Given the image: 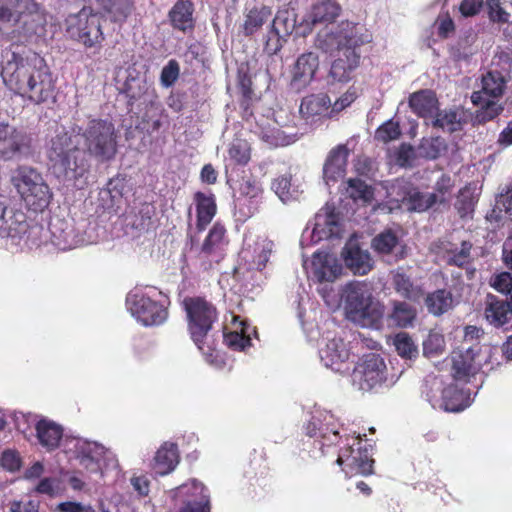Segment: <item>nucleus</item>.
Returning <instances> with one entry per match:
<instances>
[{
    "label": "nucleus",
    "instance_id": "obj_42",
    "mask_svg": "<svg viewBox=\"0 0 512 512\" xmlns=\"http://www.w3.org/2000/svg\"><path fill=\"white\" fill-rule=\"evenodd\" d=\"M505 82L500 73L488 72L482 77V96H490L493 98L499 97L503 94Z\"/></svg>",
    "mask_w": 512,
    "mask_h": 512
},
{
    "label": "nucleus",
    "instance_id": "obj_63",
    "mask_svg": "<svg viewBox=\"0 0 512 512\" xmlns=\"http://www.w3.org/2000/svg\"><path fill=\"white\" fill-rule=\"evenodd\" d=\"M58 481L53 478L42 479L35 490L41 494H47L49 496H55L58 493Z\"/></svg>",
    "mask_w": 512,
    "mask_h": 512
},
{
    "label": "nucleus",
    "instance_id": "obj_34",
    "mask_svg": "<svg viewBox=\"0 0 512 512\" xmlns=\"http://www.w3.org/2000/svg\"><path fill=\"white\" fill-rule=\"evenodd\" d=\"M106 452L105 447L98 443H88L81 447L78 453L80 464L88 470L97 471L99 469V459Z\"/></svg>",
    "mask_w": 512,
    "mask_h": 512
},
{
    "label": "nucleus",
    "instance_id": "obj_1",
    "mask_svg": "<svg viewBox=\"0 0 512 512\" xmlns=\"http://www.w3.org/2000/svg\"><path fill=\"white\" fill-rule=\"evenodd\" d=\"M117 152L118 134L114 123L89 118L85 126L72 127V133L62 131L52 137L47 155L55 176L81 189L90 169L87 155L103 163L113 160Z\"/></svg>",
    "mask_w": 512,
    "mask_h": 512
},
{
    "label": "nucleus",
    "instance_id": "obj_52",
    "mask_svg": "<svg viewBox=\"0 0 512 512\" xmlns=\"http://www.w3.org/2000/svg\"><path fill=\"white\" fill-rule=\"evenodd\" d=\"M444 347V337L436 332L430 333L427 339L423 342V352L424 355L428 357L441 354L444 351Z\"/></svg>",
    "mask_w": 512,
    "mask_h": 512
},
{
    "label": "nucleus",
    "instance_id": "obj_19",
    "mask_svg": "<svg viewBox=\"0 0 512 512\" xmlns=\"http://www.w3.org/2000/svg\"><path fill=\"white\" fill-rule=\"evenodd\" d=\"M98 13L112 23L122 24L135 10L134 0H95Z\"/></svg>",
    "mask_w": 512,
    "mask_h": 512
},
{
    "label": "nucleus",
    "instance_id": "obj_58",
    "mask_svg": "<svg viewBox=\"0 0 512 512\" xmlns=\"http://www.w3.org/2000/svg\"><path fill=\"white\" fill-rule=\"evenodd\" d=\"M483 0H462L459 5V11L463 17H474L484 8Z\"/></svg>",
    "mask_w": 512,
    "mask_h": 512
},
{
    "label": "nucleus",
    "instance_id": "obj_21",
    "mask_svg": "<svg viewBox=\"0 0 512 512\" xmlns=\"http://www.w3.org/2000/svg\"><path fill=\"white\" fill-rule=\"evenodd\" d=\"M341 223L340 214L333 204L327 203L315 216L314 232L323 234L326 238L338 236Z\"/></svg>",
    "mask_w": 512,
    "mask_h": 512
},
{
    "label": "nucleus",
    "instance_id": "obj_23",
    "mask_svg": "<svg viewBox=\"0 0 512 512\" xmlns=\"http://www.w3.org/2000/svg\"><path fill=\"white\" fill-rule=\"evenodd\" d=\"M182 305L188 320H215L218 315L216 307L205 297H185Z\"/></svg>",
    "mask_w": 512,
    "mask_h": 512
},
{
    "label": "nucleus",
    "instance_id": "obj_31",
    "mask_svg": "<svg viewBox=\"0 0 512 512\" xmlns=\"http://www.w3.org/2000/svg\"><path fill=\"white\" fill-rule=\"evenodd\" d=\"M320 356L325 366L332 367L339 362L347 360L349 351L341 338H333L321 350Z\"/></svg>",
    "mask_w": 512,
    "mask_h": 512
},
{
    "label": "nucleus",
    "instance_id": "obj_12",
    "mask_svg": "<svg viewBox=\"0 0 512 512\" xmlns=\"http://www.w3.org/2000/svg\"><path fill=\"white\" fill-rule=\"evenodd\" d=\"M299 113L306 123L314 124L322 119L331 118V99L325 93L311 94L301 101Z\"/></svg>",
    "mask_w": 512,
    "mask_h": 512
},
{
    "label": "nucleus",
    "instance_id": "obj_22",
    "mask_svg": "<svg viewBox=\"0 0 512 512\" xmlns=\"http://www.w3.org/2000/svg\"><path fill=\"white\" fill-rule=\"evenodd\" d=\"M342 256L346 266L355 275H366L373 268V261L369 252L362 250L358 245L345 246Z\"/></svg>",
    "mask_w": 512,
    "mask_h": 512
},
{
    "label": "nucleus",
    "instance_id": "obj_45",
    "mask_svg": "<svg viewBox=\"0 0 512 512\" xmlns=\"http://www.w3.org/2000/svg\"><path fill=\"white\" fill-rule=\"evenodd\" d=\"M294 28V23L289 19L288 10H279L272 20L271 32L277 39L289 35Z\"/></svg>",
    "mask_w": 512,
    "mask_h": 512
},
{
    "label": "nucleus",
    "instance_id": "obj_64",
    "mask_svg": "<svg viewBox=\"0 0 512 512\" xmlns=\"http://www.w3.org/2000/svg\"><path fill=\"white\" fill-rule=\"evenodd\" d=\"M451 187L452 186L450 184V178L449 177L442 176L436 182L435 190L439 193L437 203H440V204H446L447 203L446 195L450 192Z\"/></svg>",
    "mask_w": 512,
    "mask_h": 512
},
{
    "label": "nucleus",
    "instance_id": "obj_38",
    "mask_svg": "<svg viewBox=\"0 0 512 512\" xmlns=\"http://www.w3.org/2000/svg\"><path fill=\"white\" fill-rule=\"evenodd\" d=\"M462 120L455 110L439 111L436 114L433 126L443 129L449 133L460 131L462 129Z\"/></svg>",
    "mask_w": 512,
    "mask_h": 512
},
{
    "label": "nucleus",
    "instance_id": "obj_13",
    "mask_svg": "<svg viewBox=\"0 0 512 512\" xmlns=\"http://www.w3.org/2000/svg\"><path fill=\"white\" fill-rule=\"evenodd\" d=\"M479 351L469 346L452 352V375L456 380L468 381L480 370V364L476 361Z\"/></svg>",
    "mask_w": 512,
    "mask_h": 512
},
{
    "label": "nucleus",
    "instance_id": "obj_27",
    "mask_svg": "<svg viewBox=\"0 0 512 512\" xmlns=\"http://www.w3.org/2000/svg\"><path fill=\"white\" fill-rule=\"evenodd\" d=\"M341 12L342 7L336 0H320L312 6L310 19L312 24H330Z\"/></svg>",
    "mask_w": 512,
    "mask_h": 512
},
{
    "label": "nucleus",
    "instance_id": "obj_5",
    "mask_svg": "<svg viewBox=\"0 0 512 512\" xmlns=\"http://www.w3.org/2000/svg\"><path fill=\"white\" fill-rule=\"evenodd\" d=\"M12 183L30 210L42 212L49 206L53 194L36 169L19 166L12 177Z\"/></svg>",
    "mask_w": 512,
    "mask_h": 512
},
{
    "label": "nucleus",
    "instance_id": "obj_9",
    "mask_svg": "<svg viewBox=\"0 0 512 512\" xmlns=\"http://www.w3.org/2000/svg\"><path fill=\"white\" fill-rule=\"evenodd\" d=\"M127 309L137 320H167L170 299L161 296L154 300L144 294L130 293L126 298Z\"/></svg>",
    "mask_w": 512,
    "mask_h": 512
},
{
    "label": "nucleus",
    "instance_id": "obj_37",
    "mask_svg": "<svg viewBox=\"0 0 512 512\" xmlns=\"http://www.w3.org/2000/svg\"><path fill=\"white\" fill-rule=\"evenodd\" d=\"M393 285L397 293L409 300H417L422 291L415 286L408 275L397 271L393 276Z\"/></svg>",
    "mask_w": 512,
    "mask_h": 512
},
{
    "label": "nucleus",
    "instance_id": "obj_36",
    "mask_svg": "<svg viewBox=\"0 0 512 512\" xmlns=\"http://www.w3.org/2000/svg\"><path fill=\"white\" fill-rule=\"evenodd\" d=\"M509 302L499 299L493 294H488L485 300L484 314L486 320H506L510 312Z\"/></svg>",
    "mask_w": 512,
    "mask_h": 512
},
{
    "label": "nucleus",
    "instance_id": "obj_14",
    "mask_svg": "<svg viewBox=\"0 0 512 512\" xmlns=\"http://www.w3.org/2000/svg\"><path fill=\"white\" fill-rule=\"evenodd\" d=\"M319 67L318 55L314 52L301 54L292 69L291 87L297 92L306 88Z\"/></svg>",
    "mask_w": 512,
    "mask_h": 512
},
{
    "label": "nucleus",
    "instance_id": "obj_2",
    "mask_svg": "<svg viewBox=\"0 0 512 512\" xmlns=\"http://www.w3.org/2000/svg\"><path fill=\"white\" fill-rule=\"evenodd\" d=\"M2 77L11 91L36 105L55 101L56 80L44 58L36 54L23 58L12 52Z\"/></svg>",
    "mask_w": 512,
    "mask_h": 512
},
{
    "label": "nucleus",
    "instance_id": "obj_55",
    "mask_svg": "<svg viewBox=\"0 0 512 512\" xmlns=\"http://www.w3.org/2000/svg\"><path fill=\"white\" fill-rule=\"evenodd\" d=\"M420 149L424 157L434 160L437 159L444 149V141L440 137L431 138L421 143Z\"/></svg>",
    "mask_w": 512,
    "mask_h": 512
},
{
    "label": "nucleus",
    "instance_id": "obj_17",
    "mask_svg": "<svg viewBox=\"0 0 512 512\" xmlns=\"http://www.w3.org/2000/svg\"><path fill=\"white\" fill-rule=\"evenodd\" d=\"M349 154L346 144H339L330 150L323 166V175L327 183L336 182L344 177Z\"/></svg>",
    "mask_w": 512,
    "mask_h": 512
},
{
    "label": "nucleus",
    "instance_id": "obj_40",
    "mask_svg": "<svg viewBox=\"0 0 512 512\" xmlns=\"http://www.w3.org/2000/svg\"><path fill=\"white\" fill-rule=\"evenodd\" d=\"M484 10L492 24L504 25L511 22V14L504 8L501 0H486Z\"/></svg>",
    "mask_w": 512,
    "mask_h": 512
},
{
    "label": "nucleus",
    "instance_id": "obj_33",
    "mask_svg": "<svg viewBox=\"0 0 512 512\" xmlns=\"http://www.w3.org/2000/svg\"><path fill=\"white\" fill-rule=\"evenodd\" d=\"M344 185L343 194L354 202L359 200L369 202L373 197L371 187L359 178H349Z\"/></svg>",
    "mask_w": 512,
    "mask_h": 512
},
{
    "label": "nucleus",
    "instance_id": "obj_6",
    "mask_svg": "<svg viewBox=\"0 0 512 512\" xmlns=\"http://www.w3.org/2000/svg\"><path fill=\"white\" fill-rule=\"evenodd\" d=\"M66 32L85 48H100L104 41L101 16L90 6L66 18Z\"/></svg>",
    "mask_w": 512,
    "mask_h": 512
},
{
    "label": "nucleus",
    "instance_id": "obj_46",
    "mask_svg": "<svg viewBox=\"0 0 512 512\" xmlns=\"http://www.w3.org/2000/svg\"><path fill=\"white\" fill-rule=\"evenodd\" d=\"M121 93L128 98V105H133L145 93V83L135 77H127L125 80Z\"/></svg>",
    "mask_w": 512,
    "mask_h": 512
},
{
    "label": "nucleus",
    "instance_id": "obj_39",
    "mask_svg": "<svg viewBox=\"0 0 512 512\" xmlns=\"http://www.w3.org/2000/svg\"><path fill=\"white\" fill-rule=\"evenodd\" d=\"M399 237L392 229H386L377 234L373 239L371 246L379 254H390L398 245Z\"/></svg>",
    "mask_w": 512,
    "mask_h": 512
},
{
    "label": "nucleus",
    "instance_id": "obj_26",
    "mask_svg": "<svg viewBox=\"0 0 512 512\" xmlns=\"http://www.w3.org/2000/svg\"><path fill=\"white\" fill-rule=\"evenodd\" d=\"M179 463L177 446L173 443H164L156 452L153 469L159 475L172 472Z\"/></svg>",
    "mask_w": 512,
    "mask_h": 512
},
{
    "label": "nucleus",
    "instance_id": "obj_25",
    "mask_svg": "<svg viewBox=\"0 0 512 512\" xmlns=\"http://www.w3.org/2000/svg\"><path fill=\"white\" fill-rule=\"evenodd\" d=\"M438 201L436 193H423L417 188L408 186L405 187L404 196L401 200L402 205L408 211L424 212L434 206Z\"/></svg>",
    "mask_w": 512,
    "mask_h": 512
},
{
    "label": "nucleus",
    "instance_id": "obj_53",
    "mask_svg": "<svg viewBox=\"0 0 512 512\" xmlns=\"http://www.w3.org/2000/svg\"><path fill=\"white\" fill-rule=\"evenodd\" d=\"M180 74V67L179 63L172 59L170 60L167 65H165L161 71L160 75V81L161 84L168 88L174 85V83L177 81Z\"/></svg>",
    "mask_w": 512,
    "mask_h": 512
},
{
    "label": "nucleus",
    "instance_id": "obj_11",
    "mask_svg": "<svg viewBox=\"0 0 512 512\" xmlns=\"http://www.w3.org/2000/svg\"><path fill=\"white\" fill-rule=\"evenodd\" d=\"M27 215L0 197V237L21 239L29 230Z\"/></svg>",
    "mask_w": 512,
    "mask_h": 512
},
{
    "label": "nucleus",
    "instance_id": "obj_4",
    "mask_svg": "<svg viewBox=\"0 0 512 512\" xmlns=\"http://www.w3.org/2000/svg\"><path fill=\"white\" fill-rule=\"evenodd\" d=\"M46 12L36 0H0V34L14 28L25 38L45 31Z\"/></svg>",
    "mask_w": 512,
    "mask_h": 512
},
{
    "label": "nucleus",
    "instance_id": "obj_62",
    "mask_svg": "<svg viewBox=\"0 0 512 512\" xmlns=\"http://www.w3.org/2000/svg\"><path fill=\"white\" fill-rule=\"evenodd\" d=\"M356 99V94L354 92L347 91L343 95H341L333 104L331 103L332 115L337 114L344 110L346 107L350 106Z\"/></svg>",
    "mask_w": 512,
    "mask_h": 512
},
{
    "label": "nucleus",
    "instance_id": "obj_59",
    "mask_svg": "<svg viewBox=\"0 0 512 512\" xmlns=\"http://www.w3.org/2000/svg\"><path fill=\"white\" fill-rule=\"evenodd\" d=\"M211 322H189V330L194 342L200 347L202 339L211 329Z\"/></svg>",
    "mask_w": 512,
    "mask_h": 512
},
{
    "label": "nucleus",
    "instance_id": "obj_29",
    "mask_svg": "<svg viewBox=\"0 0 512 512\" xmlns=\"http://www.w3.org/2000/svg\"><path fill=\"white\" fill-rule=\"evenodd\" d=\"M453 302L452 293L446 289H438L429 293L425 298V305L428 311L436 317L452 309Z\"/></svg>",
    "mask_w": 512,
    "mask_h": 512
},
{
    "label": "nucleus",
    "instance_id": "obj_43",
    "mask_svg": "<svg viewBox=\"0 0 512 512\" xmlns=\"http://www.w3.org/2000/svg\"><path fill=\"white\" fill-rule=\"evenodd\" d=\"M261 140L269 147H285L295 142L293 135L286 134L280 128H271L263 130L260 136Z\"/></svg>",
    "mask_w": 512,
    "mask_h": 512
},
{
    "label": "nucleus",
    "instance_id": "obj_3",
    "mask_svg": "<svg viewBox=\"0 0 512 512\" xmlns=\"http://www.w3.org/2000/svg\"><path fill=\"white\" fill-rule=\"evenodd\" d=\"M361 30L357 23L342 21L335 31L318 33L316 47L335 56L329 71L334 81L347 83L353 79L361 58L357 49L372 41V35Z\"/></svg>",
    "mask_w": 512,
    "mask_h": 512
},
{
    "label": "nucleus",
    "instance_id": "obj_10",
    "mask_svg": "<svg viewBox=\"0 0 512 512\" xmlns=\"http://www.w3.org/2000/svg\"><path fill=\"white\" fill-rule=\"evenodd\" d=\"M385 369L386 365L383 358L378 354L370 353L353 371V385L359 390L370 391L385 380Z\"/></svg>",
    "mask_w": 512,
    "mask_h": 512
},
{
    "label": "nucleus",
    "instance_id": "obj_35",
    "mask_svg": "<svg viewBox=\"0 0 512 512\" xmlns=\"http://www.w3.org/2000/svg\"><path fill=\"white\" fill-rule=\"evenodd\" d=\"M469 405V397L455 386L443 390V408L449 412H459Z\"/></svg>",
    "mask_w": 512,
    "mask_h": 512
},
{
    "label": "nucleus",
    "instance_id": "obj_24",
    "mask_svg": "<svg viewBox=\"0 0 512 512\" xmlns=\"http://www.w3.org/2000/svg\"><path fill=\"white\" fill-rule=\"evenodd\" d=\"M409 106L419 117H432L435 111L438 110V99L431 90H419L410 95Z\"/></svg>",
    "mask_w": 512,
    "mask_h": 512
},
{
    "label": "nucleus",
    "instance_id": "obj_47",
    "mask_svg": "<svg viewBox=\"0 0 512 512\" xmlns=\"http://www.w3.org/2000/svg\"><path fill=\"white\" fill-rule=\"evenodd\" d=\"M400 136L401 129L399 123L394 122L393 120H388L376 129L374 138L375 140L386 144L398 139Z\"/></svg>",
    "mask_w": 512,
    "mask_h": 512
},
{
    "label": "nucleus",
    "instance_id": "obj_15",
    "mask_svg": "<svg viewBox=\"0 0 512 512\" xmlns=\"http://www.w3.org/2000/svg\"><path fill=\"white\" fill-rule=\"evenodd\" d=\"M226 233L225 226L216 221L200 247V257L215 259L216 262H219L223 258V250L229 242Z\"/></svg>",
    "mask_w": 512,
    "mask_h": 512
},
{
    "label": "nucleus",
    "instance_id": "obj_50",
    "mask_svg": "<svg viewBox=\"0 0 512 512\" xmlns=\"http://www.w3.org/2000/svg\"><path fill=\"white\" fill-rule=\"evenodd\" d=\"M394 345L398 354L403 358L412 359L418 353L412 339L405 333H399L395 337Z\"/></svg>",
    "mask_w": 512,
    "mask_h": 512
},
{
    "label": "nucleus",
    "instance_id": "obj_54",
    "mask_svg": "<svg viewBox=\"0 0 512 512\" xmlns=\"http://www.w3.org/2000/svg\"><path fill=\"white\" fill-rule=\"evenodd\" d=\"M490 285L496 291L508 295L512 291V274L504 271L491 277Z\"/></svg>",
    "mask_w": 512,
    "mask_h": 512
},
{
    "label": "nucleus",
    "instance_id": "obj_48",
    "mask_svg": "<svg viewBox=\"0 0 512 512\" xmlns=\"http://www.w3.org/2000/svg\"><path fill=\"white\" fill-rule=\"evenodd\" d=\"M237 82L243 97L240 105L244 108L245 111H247L253 95L252 79L249 75V72L247 70L239 69L237 74Z\"/></svg>",
    "mask_w": 512,
    "mask_h": 512
},
{
    "label": "nucleus",
    "instance_id": "obj_51",
    "mask_svg": "<svg viewBox=\"0 0 512 512\" xmlns=\"http://www.w3.org/2000/svg\"><path fill=\"white\" fill-rule=\"evenodd\" d=\"M417 316L416 308L402 301H393V309L388 316L389 320H415Z\"/></svg>",
    "mask_w": 512,
    "mask_h": 512
},
{
    "label": "nucleus",
    "instance_id": "obj_49",
    "mask_svg": "<svg viewBox=\"0 0 512 512\" xmlns=\"http://www.w3.org/2000/svg\"><path fill=\"white\" fill-rule=\"evenodd\" d=\"M471 249L472 244L469 241H463L460 250L451 251L447 263L460 268L468 266L472 262Z\"/></svg>",
    "mask_w": 512,
    "mask_h": 512
},
{
    "label": "nucleus",
    "instance_id": "obj_61",
    "mask_svg": "<svg viewBox=\"0 0 512 512\" xmlns=\"http://www.w3.org/2000/svg\"><path fill=\"white\" fill-rule=\"evenodd\" d=\"M483 335L484 331L481 327L468 325L464 328L463 341L467 344H471V346H474L476 349H480L477 345H474V342L478 344Z\"/></svg>",
    "mask_w": 512,
    "mask_h": 512
},
{
    "label": "nucleus",
    "instance_id": "obj_41",
    "mask_svg": "<svg viewBox=\"0 0 512 512\" xmlns=\"http://www.w3.org/2000/svg\"><path fill=\"white\" fill-rule=\"evenodd\" d=\"M229 157L235 164L245 166L251 159V147L247 140L236 138L228 149Z\"/></svg>",
    "mask_w": 512,
    "mask_h": 512
},
{
    "label": "nucleus",
    "instance_id": "obj_56",
    "mask_svg": "<svg viewBox=\"0 0 512 512\" xmlns=\"http://www.w3.org/2000/svg\"><path fill=\"white\" fill-rule=\"evenodd\" d=\"M476 204L475 198L470 194V190L465 188L460 190L458 199L456 202V209L461 217L473 212Z\"/></svg>",
    "mask_w": 512,
    "mask_h": 512
},
{
    "label": "nucleus",
    "instance_id": "obj_44",
    "mask_svg": "<svg viewBox=\"0 0 512 512\" xmlns=\"http://www.w3.org/2000/svg\"><path fill=\"white\" fill-rule=\"evenodd\" d=\"M239 326L234 331L223 328L225 343L233 349H244L250 343V338L245 335L247 322H238Z\"/></svg>",
    "mask_w": 512,
    "mask_h": 512
},
{
    "label": "nucleus",
    "instance_id": "obj_20",
    "mask_svg": "<svg viewBox=\"0 0 512 512\" xmlns=\"http://www.w3.org/2000/svg\"><path fill=\"white\" fill-rule=\"evenodd\" d=\"M193 200L196 207V229L198 232H203L217 213L216 199L212 193L197 191L194 193Z\"/></svg>",
    "mask_w": 512,
    "mask_h": 512
},
{
    "label": "nucleus",
    "instance_id": "obj_28",
    "mask_svg": "<svg viewBox=\"0 0 512 512\" xmlns=\"http://www.w3.org/2000/svg\"><path fill=\"white\" fill-rule=\"evenodd\" d=\"M272 16V9L266 5L255 6L248 11L242 25L245 36L255 34Z\"/></svg>",
    "mask_w": 512,
    "mask_h": 512
},
{
    "label": "nucleus",
    "instance_id": "obj_32",
    "mask_svg": "<svg viewBox=\"0 0 512 512\" xmlns=\"http://www.w3.org/2000/svg\"><path fill=\"white\" fill-rule=\"evenodd\" d=\"M471 100L475 105H480L481 109L476 113V120L479 123H486L493 120L503 111V106L494 100L484 99L482 92H473Z\"/></svg>",
    "mask_w": 512,
    "mask_h": 512
},
{
    "label": "nucleus",
    "instance_id": "obj_60",
    "mask_svg": "<svg viewBox=\"0 0 512 512\" xmlns=\"http://www.w3.org/2000/svg\"><path fill=\"white\" fill-rule=\"evenodd\" d=\"M1 465L9 471H16L21 466L19 454L13 450H6L1 457Z\"/></svg>",
    "mask_w": 512,
    "mask_h": 512
},
{
    "label": "nucleus",
    "instance_id": "obj_18",
    "mask_svg": "<svg viewBox=\"0 0 512 512\" xmlns=\"http://www.w3.org/2000/svg\"><path fill=\"white\" fill-rule=\"evenodd\" d=\"M314 278L322 282H334L342 273V265L327 253L315 252L312 260Z\"/></svg>",
    "mask_w": 512,
    "mask_h": 512
},
{
    "label": "nucleus",
    "instance_id": "obj_8",
    "mask_svg": "<svg viewBox=\"0 0 512 512\" xmlns=\"http://www.w3.org/2000/svg\"><path fill=\"white\" fill-rule=\"evenodd\" d=\"M32 150V137L24 129L0 122V161L27 156Z\"/></svg>",
    "mask_w": 512,
    "mask_h": 512
},
{
    "label": "nucleus",
    "instance_id": "obj_30",
    "mask_svg": "<svg viewBox=\"0 0 512 512\" xmlns=\"http://www.w3.org/2000/svg\"><path fill=\"white\" fill-rule=\"evenodd\" d=\"M36 431L40 443L49 449L59 445L63 434L60 425L47 420H40L36 425Z\"/></svg>",
    "mask_w": 512,
    "mask_h": 512
},
{
    "label": "nucleus",
    "instance_id": "obj_57",
    "mask_svg": "<svg viewBox=\"0 0 512 512\" xmlns=\"http://www.w3.org/2000/svg\"><path fill=\"white\" fill-rule=\"evenodd\" d=\"M291 175H280L272 181L271 189L276 195L285 201L291 197Z\"/></svg>",
    "mask_w": 512,
    "mask_h": 512
},
{
    "label": "nucleus",
    "instance_id": "obj_7",
    "mask_svg": "<svg viewBox=\"0 0 512 512\" xmlns=\"http://www.w3.org/2000/svg\"><path fill=\"white\" fill-rule=\"evenodd\" d=\"M344 307L348 320H355L356 317L362 320H381L384 316V306L373 300L364 282L353 281L345 286Z\"/></svg>",
    "mask_w": 512,
    "mask_h": 512
},
{
    "label": "nucleus",
    "instance_id": "obj_16",
    "mask_svg": "<svg viewBox=\"0 0 512 512\" xmlns=\"http://www.w3.org/2000/svg\"><path fill=\"white\" fill-rule=\"evenodd\" d=\"M194 4L191 0H177L168 12V20L174 30L190 34L195 29Z\"/></svg>",
    "mask_w": 512,
    "mask_h": 512
}]
</instances>
